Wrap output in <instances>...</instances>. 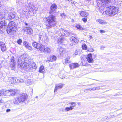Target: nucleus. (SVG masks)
<instances>
[{
  "label": "nucleus",
  "mask_w": 122,
  "mask_h": 122,
  "mask_svg": "<svg viewBox=\"0 0 122 122\" xmlns=\"http://www.w3.org/2000/svg\"><path fill=\"white\" fill-rule=\"evenodd\" d=\"M8 30H9V34L10 35H13L15 33L17 30V28L16 27H14L12 28H9V29H8Z\"/></svg>",
  "instance_id": "9"
},
{
  "label": "nucleus",
  "mask_w": 122,
  "mask_h": 122,
  "mask_svg": "<svg viewBox=\"0 0 122 122\" xmlns=\"http://www.w3.org/2000/svg\"><path fill=\"white\" fill-rule=\"evenodd\" d=\"M111 0H99L98 2L97 3V7H98V9L100 10H103L105 6L107 5L109 3H110Z\"/></svg>",
  "instance_id": "6"
},
{
  "label": "nucleus",
  "mask_w": 122,
  "mask_h": 122,
  "mask_svg": "<svg viewBox=\"0 0 122 122\" xmlns=\"http://www.w3.org/2000/svg\"><path fill=\"white\" fill-rule=\"evenodd\" d=\"M82 48L83 49L86 50L87 49V47L86 45L84 44H83L82 46Z\"/></svg>",
  "instance_id": "37"
},
{
  "label": "nucleus",
  "mask_w": 122,
  "mask_h": 122,
  "mask_svg": "<svg viewBox=\"0 0 122 122\" xmlns=\"http://www.w3.org/2000/svg\"><path fill=\"white\" fill-rule=\"evenodd\" d=\"M15 17V15L13 14V13L12 12L11 13H9L8 15V17H9V19H10L14 18Z\"/></svg>",
  "instance_id": "22"
},
{
  "label": "nucleus",
  "mask_w": 122,
  "mask_h": 122,
  "mask_svg": "<svg viewBox=\"0 0 122 122\" xmlns=\"http://www.w3.org/2000/svg\"><path fill=\"white\" fill-rule=\"evenodd\" d=\"M23 30L27 32V34L29 35L31 34L32 32V30L30 27H25L24 28Z\"/></svg>",
  "instance_id": "8"
},
{
  "label": "nucleus",
  "mask_w": 122,
  "mask_h": 122,
  "mask_svg": "<svg viewBox=\"0 0 122 122\" xmlns=\"http://www.w3.org/2000/svg\"><path fill=\"white\" fill-rule=\"evenodd\" d=\"M79 13L80 15L82 17H87L88 15V13L86 11H79Z\"/></svg>",
  "instance_id": "16"
},
{
  "label": "nucleus",
  "mask_w": 122,
  "mask_h": 122,
  "mask_svg": "<svg viewBox=\"0 0 122 122\" xmlns=\"http://www.w3.org/2000/svg\"><path fill=\"white\" fill-rule=\"evenodd\" d=\"M4 44V43L2 42H0V47H1L2 45Z\"/></svg>",
  "instance_id": "47"
},
{
  "label": "nucleus",
  "mask_w": 122,
  "mask_h": 122,
  "mask_svg": "<svg viewBox=\"0 0 122 122\" xmlns=\"http://www.w3.org/2000/svg\"><path fill=\"white\" fill-rule=\"evenodd\" d=\"M37 97H36V98H37Z\"/></svg>",
  "instance_id": "62"
},
{
  "label": "nucleus",
  "mask_w": 122,
  "mask_h": 122,
  "mask_svg": "<svg viewBox=\"0 0 122 122\" xmlns=\"http://www.w3.org/2000/svg\"><path fill=\"white\" fill-rule=\"evenodd\" d=\"M91 91L92 90H96V89H95V87H93L92 89H91Z\"/></svg>",
  "instance_id": "48"
},
{
  "label": "nucleus",
  "mask_w": 122,
  "mask_h": 122,
  "mask_svg": "<svg viewBox=\"0 0 122 122\" xmlns=\"http://www.w3.org/2000/svg\"><path fill=\"white\" fill-rule=\"evenodd\" d=\"M59 51V53L61 55L64 53L65 52L66 50L65 49L61 47L60 48Z\"/></svg>",
  "instance_id": "27"
},
{
  "label": "nucleus",
  "mask_w": 122,
  "mask_h": 122,
  "mask_svg": "<svg viewBox=\"0 0 122 122\" xmlns=\"http://www.w3.org/2000/svg\"><path fill=\"white\" fill-rule=\"evenodd\" d=\"M87 85V86H89V85Z\"/></svg>",
  "instance_id": "61"
},
{
  "label": "nucleus",
  "mask_w": 122,
  "mask_h": 122,
  "mask_svg": "<svg viewBox=\"0 0 122 122\" xmlns=\"http://www.w3.org/2000/svg\"><path fill=\"white\" fill-rule=\"evenodd\" d=\"M7 28H8V26H7ZM6 32H7V33H8V29L7 28V29H6Z\"/></svg>",
  "instance_id": "53"
},
{
  "label": "nucleus",
  "mask_w": 122,
  "mask_h": 122,
  "mask_svg": "<svg viewBox=\"0 0 122 122\" xmlns=\"http://www.w3.org/2000/svg\"><path fill=\"white\" fill-rule=\"evenodd\" d=\"M100 33H105V31L104 30H100Z\"/></svg>",
  "instance_id": "45"
},
{
  "label": "nucleus",
  "mask_w": 122,
  "mask_h": 122,
  "mask_svg": "<svg viewBox=\"0 0 122 122\" xmlns=\"http://www.w3.org/2000/svg\"><path fill=\"white\" fill-rule=\"evenodd\" d=\"M2 19H3V18H2Z\"/></svg>",
  "instance_id": "63"
},
{
  "label": "nucleus",
  "mask_w": 122,
  "mask_h": 122,
  "mask_svg": "<svg viewBox=\"0 0 122 122\" xmlns=\"http://www.w3.org/2000/svg\"><path fill=\"white\" fill-rule=\"evenodd\" d=\"M82 65L83 66H85V65H83V64H82Z\"/></svg>",
  "instance_id": "60"
},
{
  "label": "nucleus",
  "mask_w": 122,
  "mask_h": 122,
  "mask_svg": "<svg viewBox=\"0 0 122 122\" xmlns=\"http://www.w3.org/2000/svg\"><path fill=\"white\" fill-rule=\"evenodd\" d=\"M40 45L38 47L37 49H39V50L41 51H43L45 46L44 45L42 44L41 43H40Z\"/></svg>",
  "instance_id": "17"
},
{
  "label": "nucleus",
  "mask_w": 122,
  "mask_h": 122,
  "mask_svg": "<svg viewBox=\"0 0 122 122\" xmlns=\"http://www.w3.org/2000/svg\"><path fill=\"white\" fill-rule=\"evenodd\" d=\"M3 107L4 109H5V108H6V112H8V109L7 108V106H6L5 105H4V106H3Z\"/></svg>",
  "instance_id": "42"
},
{
  "label": "nucleus",
  "mask_w": 122,
  "mask_h": 122,
  "mask_svg": "<svg viewBox=\"0 0 122 122\" xmlns=\"http://www.w3.org/2000/svg\"><path fill=\"white\" fill-rule=\"evenodd\" d=\"M22 40L21 39H20L18 40L17 41V42L19 45H21L22 42Z\"/></svg>",
  "instance_id": "38"
},
{
  "label": "nucleus",
  "mask_w": 122,
  "mask_h": 122,
  "mask_svg": "<svg viewBox=\"0 0 122 122\" xmlns=\"http://www.w3.org/2000/svg\"><path fill=\"white\" fill-rule=\"evenodd\" d=\"M61 15L63 18H65L66 17V15L64 13L61 14Z\"/></svg>",
  "instance_id": "40"
},
{
  "label": "nucleus",
  "mask_w": 122,
  "mask_h": 122,
  "mask_svg": "<svg viewBox=\"0 0 122 122\" xmlns=\"http://www.w3.org/2000/svg\"><path fill=\"white\" fill-rule=\"evenodd\" d=\"M72 109V108L71 107H66L65 108V110L66 112H67L70 110H71Z\"/></svg>",
  "instance_id": "35"
},
{
  "label": "nucleus",
  "mask_w": 122,
  "mask_h": 122,
  "mask_svg": "<svg viewBox=\"0 0 122 122\" xmlns=\"http://www.w3.org/2000/svg\"><path fill=\"white\" fill-rule=\"evenodd\" d=\"M64 85V84L61 83L59 84L58 85H56L55 87L54 92H56L57 90L62 88Z\"/></svg>",
  "instance_id": "14"
},
{
  "label": "nucleus",
  "mask_w": 122,
  "mask_h": 122,
  "mask_svg": "<svg viewBox=\"0 0 122 122\" xmlns=\"http://www.w3.org/2000/svg\"><path fill=\"white\" fill-rule=\"evenodd\" d=\"M29 60L25 54L22 55L18 59V62L19 66L26 71L30 70V68L28 63Z\"/></svg>",
  "instance_id": "1"
},
{
  "label": "nucleus",
  "mask_w": 122,
  "mask_h": 122,
  "mask_svg": "<svg viewBox=\"0 0 122 122\" xmlns=\"http://www.w3.org/2000/svg\"><path fill=\"white\" fill-rule=\"evenodd\" d=\"M23 44L26 48L30 51L32 50V47L30 46L29 44L28 43L24 41L23 42Z\"/></svg>",
  "instance_id": "11"
},
{
  "label": "nucleus",
  "mask_w": 122,
  "mask_h": 122,
  "mask_svg": "<svg viewBox=\"0 0 122 122\" xmlns=\"http://www.w3.org/2000/svg\"><path fill=\"white\" fill-rule=\"evenodd\" d=\"M77 54V51L76 50L75 51V53H74V54L75 55H76Z\"/></svg>",
  "instance_id": "52"
},
{
  "label": "nucleus",
  "mask_w": 122,
  "mask_h": 122,
  "mask_svg": "<svg viewBox=\"0 0 122 122\" xmlns=\"http://www.w3.org/2000/svg\"><path fill=\"white\" fill-rule=\"evenodd\" d=\"M82 20L83 21L85 22H86L87 21L86 18H83Z\"/></svg>",
  "instance_id": "44"
},
{
  "label": "nucleus",
  "mask_w": 122,
  "mask_h": 122,
  "mask_svg": "<svg viewBox=\"0 0 122 122\" xmlns=\"http://www.w3.org/2000/svg\"><path fill=\"white\" fill-rule=\"evenodd\" d=\"M3 61H0V68H1L3 65L2 64Z\"/></svg>",
  "instance_id": "43"
},
{
  "label": "nucleus",
  "mask_w": 122,
  "mask_h": 122,
  "mask_svg": "<svg viewBox=\"0 0 122 122\" xmlns=\"http://www.w3.org/2000/svg\"><path fill=\"white\" fill-rule=\"evenodd\" d=\"M17 90L14 89H10L8 90V96H14L16 93Z\"/></svg>",
  "instance_id": "7"
},
{
  "label": "nucleus",
  "mask_w": 122,
  "mask_h": 122,
  "mask_svg": "<svg viewBox=\"0 0 122 122\" xmlns=\"http://www.w3.org/2000/svg\"><path fill=\"white\" fill-rule=\"evenodd\" d=\"M40 43H37L36 42H34L32 43V45L33 47L38 49V47L40 46Z\"/></svg>",
  "instance_id": "25"
},
{
  "label": "nucleus",
  "mask_w": 122,
  "mask_h": 122,
  "mask_svg": "<svg viewBox=\"0 0 122 122\" xmlns=\"http://www.w3.org/2000/svg\"><path fill=\"white\" fill-rule=\"evenodd\" d=\"M104 118L105 119H107V117H104Z\"/></svg>",
  "instance_id": "55"
},
{
  "label": "nucleus",
  "mask_w": 122,
  "mask_h": 122,
  "mask_svg": "<svg viewBox=\"0 0 122 122\" xmlns=\"http://www.w3.org/2000/svg\"><path fill=\"white\" fill-rule=\"evenodd\" d=\"M54 12L50 11L49 12L50 14H52V13ZM56 19L55 16L50 15L48 17L45 18L44 21L46 23V25L47 27L49 28L53 27L56 24Z\"/></svg>",
  "instance_id": "2"
},
{
  "label": "nucleus",
  "mask_w": 122,
  "mask_h": 122,
  "mask_svg": "<svg viewBox=\"0 0 122 122\" xmlns=\"http://www.w3.org/2000/svg\"><path fill=\"white\" fill-rule=\"evenodd\" d=\"M85 91H91V89H86L85 90Z\"/></svg>",
  "instance_id": "51"
},
{
  "label": "nucleus",
  "mask_w": 122,
  "mask_h": 122,
  "mask_svg": "<svg viewBox=\"0 0 122 122\" xmlns=\"http://www.w3.org/2000/svg\"><path fill=\"white\" fill-rule=\"evenodd\" d=\"M70 58L69 56H68L65 59V62L66 64L71 63V61L70 60Z\"/></svg>",
  "instance_id": "29"
},
{
  "label": "nucleus",
  "mask_w": 122,
  "mask_h": 122,
  "mask_svg": "<svg viewBox=\"0 0 122 122\" xmlns=\"http://www.w3.org/2000/svg\"><path fill=\"white\" fill-rule=\"evenodd\" d=\"M94 50L92 49H89V51L90 52H92L94 51Z\"/></svg>",
  "instance_id": "49"
},
{
  "label": "nucleus",
  "mask_w": 122,
  "mask_h": 122,
  "mask_svg": "<svg viewBox=\"0 0 122 122\" xmlns=\"http://www.w3.org/2000/svg\"><path fill=\"white\" fill-rule=\"evenodd\" d=\"M6 91L5 90H3L2 91H0V97L1 96H5L6 94L5 93Z\"/></svg>",
  "instance_id": "26"
},
{
  "label": "nucleus",
  "mask_w": 122,
  "mask_h": 122,
  "mask_svg": "<svg viewBox=\"0 0 122 122\" xmlns=\"http://www.w3.org/2000/svg\"><path fill=\"white\" fill-rule=\"evenodd\" d=\"M30 68V70L33 69H36V64L34 62L30 63L29 64Z\"/></svg>",
  "instance_id": "20"
},
{
  "label": "nucleus",
  "mask_w": 122,
  "mask_h": 122,
  "mask_svg": "<svg viewBox=\"0 0 122 122\" xmlns=\"http://www.w3.org/2000/svg\"><path fill=\"white\" fill-rule=\"evenodd\" d=\"M98 22L100 24H106L107 23L106 22L104 21L101 19H99L97 20Z\"/></svg>",
  "instance_id": "31"
},
{
  "label": "nucleus",
  "mask_w": 122,
  "mask_h": 122,
  "mask_svg": "<svg viewBox=\"0 0 122 122\" xmlns=\"http://www.w3.org/2000/svg\"><path fill=\"white\" fill-rule=\"evenodd\" d=\"M57 8V5L54 4H53L51 5L50 8L52 11H54Z\"/></svg>",
  "instance_id": "24"
},
{
  "label": "nucleus",
  "mask_w": 122,
  "mask_h": 122,
  "mask_svg": "<svg viewBox=\"0 0 122 122\" xmlns=\"http://www.w3.org/2000/svg\"><path fill=\"white\" fill-rule=\"evenodd\" d=\"M105 8H107V10L105 11L106 14L107 15L111 16H113L117 14L118 12V8L116 7L113 6H108V5H106L104 8V9ZM101 10V9L100 10L99 9V11H101V10Z\"/></svg>",
  "instance_id": "3"
},
{
  "label": "nucleus",
  "mask_w": 122,
  "mask_h": 122,
  "mask_svg": "<svg viewBox=\"0 0 122 122\" xmlns=\"http://www.w3.org/2000/svg\"><path fill=\"white\" fill-rule=\"evenodd\" d=\"M90 39H91L92 38V37L91 36H90Z\"/></svg>",
  "instance_id": "56"
},
{
  "label": "nucleus",
  "mask_w": 122,
  "mask_h": 122,
  "mask_svg": "<svg viewBox=\"0 0 122 122\" xmlns=\"http://www.w3.org/2000/svg\"><path fill=\"white\" fill-rule=\"evenodd\" d=\"M79 66L78 63H72L69 65V67L71 69H73L78 67Z\"/></svg>",
  "instance_id": "13"
},
{
  "label": "nucleus",
  "mask_w": 122,
  "mask_h": 122,
  "mask_svg": "<svg viewBox=\"0 0 122 122\" xmlns=\"http://www.w3.org/2000/svg\"><path fill=\"white\" fill-rule=\"evenodd\" d=\"M1 50L2 51H5L6 49V47L5 45V44H4L2 45L1 47H0Z\"/></svg>",
  "instance_id": "32"
},
{
  "label": "nucleus",
  "mask_w": 122,
  "mask_h": 122,
  "mask_svg": "<svg viewBox=\"0 0 122 122\" xmlns=\"http://www.w3.org/2000/svg\"><path fill=\"white\" fill-rule=\"evenodd\" d=\"M56 57L55 56L53 55L51 57L50 60L49 61H53L56 60Z\"/></svg>",
  "instance_id": "30"
},
{
  "label": "nucleus",
  "mask_w": 122,
  "mask_h": 122,
  "mask_svg": "<svg viewBox=\"0 0 122 122\" xmlns=\"http://www.w3.org/2000/svg\"><path fill=\"white\" fill-rule=\"evenodd\" d=\"M76 27L80 30H82V28L81 27L80 25H76Z\"/></svg>",
  "instance_id": "39"
},
{
  "label": "nucleus",
  "mask_w": 122,
  "mask_h": 122,
  "mask_svg": "<svg viewBox=\"0 0 122 122\" xmlns=\"http://www.w3.org/2000/svg\"><path fill=\"white\" fill-rule=\"evenodd\" d=\"M24 80L23 79H20L19 80V82H24Z\"/></svg>",
  "instance_id": "46"
},
{
  "label": "nucleus",
  "mask_w": 122,
  "mask_h": 122,
  "mask_svg": "<svg viewBox=\"0 0 122 122\" xmlns=\"http://www.w3.org/2000/svg\"><path fill=\"white\" fill-rule=\"evenodd\" d=\"M45 34V32L43 33H42V34H41V33H40V34L39 35V37L40 38V39H41V38L43 39V38L44 37V36Z\"/></svg>",
  "instance_id": "33"
},
{
  "label": "nucleus",
  "mask_w": 122,
  "mask_h": 122,
  "mask_svg": "<svg viewBox=\"0 0 122 122\" xmlns=\"http://www.w3.org/2000/svg\"><path fill=\"white\" fill-rule=\"evenodd\" d=\"M44 69V67L43 66H41L40 68L39 72H43V70Z\"/></svg>",
  "instance_id": "34"
},
{
  "label": "nucleus",
  "mask_w": 122,
  "mask_h": 122,
  "mask_svg": "<svg viewBox=\"0 0 122 122\" xmlns=\"http://www.w3.org/2000/svg\"><path fill=\"white\" fill-rule=\"evenodd\" d=\"M23 44L26 48L30 51L32 50V47L30 46L29 44L28 43L24 41L23 42Z\"/></svg>",
  "instance_id": "12"
},
{
  "label": "nucleus",
  "mask_w": 122,
  "mask_h": 122,
  "mask_svg": "<svg viewBox=\"0 0 122 122\" xmlns=\"http://www.w3.org/2000/svg\"><path fill=\"white\" fill-rule=\"evenodd\" d=\"M1 102V100H0V103Z\"/></svg>",
  "instance_id": "59"
},
{
  "label": "nucleus",
  "mask_w": 122,
  "mask_h": 122,
  "mask_svg": "<svg viewBox=\"0 0 122 122\" xmlns=\"http://www.w3.org/2000/svg\"><path fill=\"white\" fill-rule=\"evenodd\" d=\"M15 61L14 60V57L12 56L10 59V65L11 67L13 68L14 67L15 65Z\"/></svg>",
  "instance_id": "10"
},
{
  "label": "nucleus",
  "mask_w": 122,
  "mask_h": 122,
  "mask_svg": "<svg viewBox=\"0 0 122 122\" xmlns=\"http://www.w3.org/2000/svg\"><path fill=\"white\" fill-rule=\"evenodd\" d=\"M10 111V109H8V112Z\"/></svg>",
  "instance_id": "58"
},
{
  "label": "nucleus",
  "mask_w": 122,
  "mask_h": 122,
  "mask_svg": "<svg viewBox=\"0 0 122 122\" xmlns=\"http://www.w3.org/2000/svg\"><path fill=\"white\" fill-rule=\"evenodd\" d=\"M70 40L76 43H77L78 41V40L77 38L74 37V36H72V37L70 38Z\"/></svg>",
  "instance_id": "23"
},
{
  "label": "nucleus",
  "mask_w": 122,
  "mask_h": 122,
  "mask_svg": "<svg viewBox=\"0 0 122 122\" xmlns=\"http://www.w3.org/2000/svg\"><path fill=\"white\" fill-rule=\"evenodd\" d=\"M87 59V61L91 63L93 62V60L92 58V55L91 54H90L88 55Z\"/></svg>",
  "instance_id": "15"
},
{
  "label": "nucleus",
  "mask_w": 122,
  "mask_h": 122,
  "mask_svg": "<svg viewBox=\"0 0 122 122\" xmlns=\"http://www.w3.org/2000/svg\"><path fill=\"white\" fill-rule=\"evenodd\" d=\"M25 25H28V23H25Z\"/></svg>",
  "instance_id": "54"
},
{
  "label": "nucleus",
  "mask_w": 122,
  "mask_h": 122,
  "mask_svg": "<svg viewBox=\"0 0 122 122\" xmlns=\"http://www.w3.org/2000/svg\"><path fill=\"white\" fill-rule=\"evenodd\" d=\"M15 22L13 21L10 22L8 24V28H13L14 27H16L14 25Z\"/></svg>",
  "instance_id": "21"
},
{
  "label": "nucleus",
  "mask_w": 122,
  "mask_h": 122,
  "mask_svg": "<svg viewBox=\"0 0 122 122\" xmlns=\"http://www.w3.org/2000/svg\"><path fill=\"white\" fill-rule=\"evenodd\" d=\"M95 88L96 89V90H99L100 89V88L99 87H95Z\"/></svg>",
  "instance_id": "50"
},
{
  "label": "nucleus",
  "mask_w": 122,
  "mask_h": 122,
  "mask_svg": "<svg viewBox=\"0 0 122 122\" xmlns=\"http://www.w3.org/2000/svg\"><path fill=\"white\" fill-rule=\"evenodd\" d=\"M2 20V19H0V28H1L2 29V27L5 25L4 24L5 21L3 20L2 21L1 20Z\"/></svg>",
  "instance_id": "28"
},
{
  "label": "nucleus",
  "mask_w": 122,
  "mask_h": 122,
  "mask_svg": "<svg viewBox=\"0 0 122 122\" xmlns=\"http://www.w3.org/2000/svg\"><path fill=\"white\" fill-rule=\"evenodd\" d=\"M102 48H105V47H101V49H102Z\"/></svg>",
  "instance_id": "57"
},
{
  "label": "nucleus",
  "mask_w": 122,
  "mask_h": 122,
  "mask_svg": "<svg viewBox=\"0 0 122 122\" xmlns=\"http://www.w3.org/2000/svg\"><path fill=\"white\" fill-rule=\"evenodd\" d=\"M58 36H57V33H56V36H60V40L59 41V42L61 44L63 43L64 41H66V40L63 38V37L64 36H67L69 35V33L68 32L67 30H63L62 29H61L60 30V31H58ZM59 38V37H58Z\"/></svg>",
  "instance_id": "5"
},
{
  "label": "nucleus",
  "mask_w": 122,
  "mask_h": 122,
  "mask_svg": "<svg viewBox=\"0 0 122 122\" xmlns=\"http://www.w3.org/2000/svg\"><path fill=\"white\" fill-rule=\"evenodd\" d=\"M71 104L72 105V106H71V107L72 109L74 107L76 106V103L75 102H71Z\"/></svg>",
  "instance_id": "36"
},
{
  "label": "nucleus",
  "mask_w": 122,
  "mask_h": 122,
  "mask_svg": "<svg viewBox=\"0 0 122 122\" xmlns=\"http://www.w3.org/2000/svg\"><path fill=\"white\" fill-rule=\"evenodd\" d=\"M8 80H9L8 81L9 82V84H10L15 83V78L13 77H9L8 78Z\"/></svg>",
  "instance_id": "19"
},
{
  "label": "nucleus",
  "mask_w": 122,
  "mask_h": 122,
  "mask_svg": "<svg viewBox=\"0 0 122 122\" xmlns=\"http://www.w3.org/2000/svg\"><path fill=\"white\" fill-rule=\"evenodd\" d=\"M20 78H16L15 79V83L19 82Z\"/></svg>",
  "instance_id": "41"
},
{
  "label": "nucleus",
  "mask_w": 122,
  "mask_h": 122,
  "mask_svg": "<svg viewBox=\"0 0 122 122\" xmlns=\"http://www.w3.org/2000/svg\"><path fill=\"white\" fill-rule=\"evenodd\" d=\"M28 96L25 94L22 93L18 94L17 97L13 101L14 104H18V103L23 102L27 99Z\"/></svg>",
  "instance_id": "4"
},
{
  "label": "nucleus",
  "mask_w": 122,
  "mask_h": 122,
  "mask_svg": "<svg viewBox=\"0 0 122 122\" xmlns=\"http://www.w3.org/2000/svg\"><path fill=\"white\" fill-rule=\"evenodd\" d=\"M43 52L45 53H49L51 52V50L49 47H45Z\"/></svg>",
  "instance_id": "18"
}]
</instances>
